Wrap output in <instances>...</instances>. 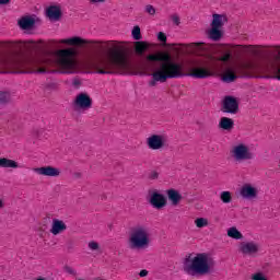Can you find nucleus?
<instances>
[{"mask_svg": "<svg viewBox=\"0 0 280 280\" xmlns=\"http://www.w3.org/2000/svg\"><path fill=\"white\" fill-rule=\"evenodd\" d=\"M60 7H49L46 10V15L50 21H58L61 16Z\"/></svg>", "mask_w": 280, "mask_h": 280, "instance_id": "aec40b11", "label": "nucleus"}, {"mask_svg": "<svg viewBox=\"0 0 280 280\" xmlns=\"http://www.w3.org/2000/svg\"><path fill=\"white\" fill-rule=\"evenodd\" d=\"M130 248L143 250L150 246V230L144 225L136 226L129 236Z\"/></svg>", "mask_w": 280, "mask_h": 280, "instance_id": "39448f33", "label": "nucleus"}, {"mask_svg": "<svg viewBox=\"0 0 280 280\" xmlns=\"http://www.w3.org/2000/svg\"><path fill=\"white\" fill-rule=\"evenodd\" d=\"M33 172L38 174V176H46L48 178H56L60 176V168L54 166H43L34 168Z\"/></svg>", "mask_w": 280, "mask_h": 280, "instance_id": "f8f14e48", "label": "nucleus"}, {"mask_svg": "<svg viewBox=\"0 0 280 280\" xmlns=\"http://www.w3.org/2000/svg\"><path fill=\"white\" fill-rule=\"evenodd\" d=\"M208 36L211 40H220L222 38V30L211 26V30L208 32Z\"/></svg>", "mask_w": 280, "mask_h": 280, "instance_id": "b1692460", "label": "nucleus"}, {"mask_svg": "<svg viewBox=\"0 0 280 280\" xmlns=\"http://www.w3.org/2000/svg\"><path fill=\"white\" fill-rule=\"evenodd\" d=\"M58 43L62 45H93L95 42H89L86 39H82V37H70L66 39H60Z\"/></svg>", "mask_w": 280, "mask_h": 280, "instance_id": "f3484780", "label": "nucleus"}, {"mask_svg": "<svg viewBox=\"0 0 280 280\" xmlns=\"http://www.w3.org/2000/svg\"><path fill=\"white\" fill-rule=\"evenodd\" d=\"M107 47L109 49L107 58L86 59L81 63L75 60V48L59 49L55 52L56 65L60 68V73L66 74L78 73L81 67L82 69H95L101 75L113 73V71L122 75H135V66L124 54L121 45L110 42Z\"/></svg>", "mask_w": 280, "mask_h": 280, "instance_id": "f03ea898", "label": "nucleus"}, {"mask_svg": "<svg viewBox=\"0 0 280 280\" xmlns=\"http://www.w3.org/2000/svg\"><path fill=\"white\" fill-rule=\"evenodd\" d=\"M10 3V0H0V5H5Z\"/></svg>", "mask_w": 280, "mask_h": 280, "instance_id": "58836bf2", "label": "nucleus"}, {"mask_svg": "<svg viewBox=\"0 0 280 280\" xmlns=\"http://www.w3.org/2000/svg\"><path fill=\"white\" fill-rule=\"evenodd\" d=\"M0 167L5 170H16L19 168V163L11 159L0 158Z\"/></svg>", "mask_w": 280, "mask_h": 280, "instance_id": "412c9836", "label": "nucleus"}, {"mask_svg": "<svg viewBox=\"0 0 280 280\" xmlns=\"http://www.w3.org/2000/svg\"><path fill=\"white\" fill-rule=\"evenodd\" d=\"M88 246H89L90 250H97V248H100V245L93 241L90 242Z\"/></svg>", "mask_w": 280, "mask_h": 280, "instance_id": "473e14b6", "label": "nucleus"}, {"mask_svg": "<svg viewBox=\"0 0 280 280\" xmlns=\"http://www.w3.org/2000/svg\"><path fill=\"white\" fill-rule=\"evenodd\" d=\"M273 60L265 66H259L253 61H240L228 67L222 77L223 82L231 83L237 80V73H271L277 80H280V47L272 50Z\"/></svg>", "mask_w": 280, "mask_h": 280, "instance_id": "7ed1b4c3", "label": "nucleus"}, {"mask_svg": "<svg viewBox=\"0 0 280 280\" xmlns=\"http://www.w3.org/2000/svg\"><path fill=\"white\" fill-rule=\"evenodd\" d=\"M240 108V103H237V98L233 96H225L223 100V110L224 113L235 114Z\"/></svg>", "mask_w": 280, "mask_h": 280, "instance_id": "ddd939ff", "label": "nucleus"}, {"mask_svg": "<svg viewBox=\"0 0 280 280\" xmlns=\"http://www.w3.org/2000/svg\"><path fill=\"white\" fill-rule=\"evenodd\" d=\"M37 72H38V73H45L46 71L43 70V69H39Z\"/></svg>", "mask_w": 280, "mask_h": 280, "instance_id": "79ce46f5", "label": "nucleus"}, {"mask_svg": "<svg viewBox=\"0 0 280 280\" xmlns=\"http://www.w3.org/2000/svg\"><path fill=\"white\" fill-rule=\"evenodd\" d=\"M65 271L68 272V275H75V269L71 267H65Z\"/></svg>", "mask_w": 280, "mask_h": 280, "instance_id": "c9c22d12", "label": "nucleus"}, {"mask_svg": "<svg viewBox=\"0 0 280 280\" xmlns=\"http://www.w3.org/2000/svg\"><path fill=\"white\" fill-rule=\"evenodd\" d=\"M209 46L202 43H192L188 46V51L194 54L195 57L188 59L185 63L172 60L170 52H156L147 56L145 60L141 63L143 73L153 71L151 74L152 80L149 86H156L159 82H167L178 78H195L197 80H205L218 73V62H229L231 57L240 58L242 54L248 51V46H231L222 57L219 59L207 51Z\"/></svg>", "mask_w": 280, "mask_h": 280, "instance_id": "f257e3e1", "label": "nucleus"}, {"mask_svg": "<svg viewBox=\"0 0 280 280\" xmlns=\"http://www.w3.org/2000/svg\"><path fill=\"white\" fill-rule=\"evenodd\" d=\"M168 200H171L172 205H178L180 202V192L177 190L171 189L167 191Z\"/></svg>", "mask_w": 280, "mask_h": 280, "instance_id": "393cba45", "label": "nucleus"}, {"mask_svg": "<svg viewBox=\"0 0 280 280\" xmlns=\"http://www.w3.org/2000/svg\"><path fill=\"white\" fill-rule=\"evenodd\" d=\"M252 280H268V277L264 272H256L252 275Z\"/></svg>", "mask_w": 280, "mask_h": 280, "instance_id": "c85d7f7f", "label": "nucleus"}, {"mask_svg": "<svg viewBox=\"0 0 280 280\" xmlns=\"http://www.w3.org/2000/svg\"><path fill=\"white\" fill-rule=\"evenodd\" d=\"M214 268L215 260L213 256L207 253L187 256L183 261V270L189 277H205V275H211Z\"/></svg>", "mask_w": 280, "mask_h": 280, "instance_id": "20e7f679", "label": "nucleus"}, {"mask_svg": "<svg viewBox=\"0 0 280 280\" xmlns=\"http://www.w3.org/2000/svg\"><path fill=\"white\" fill-rule=\"evenodd\" d=\"M230 154L236 163H244V161H250L253 159V152H250V148L245 143H238L232 147Z\"/></svg>", "mask_w": 280, "mask_h": 280, "instance_id": "423d86ee", "label": "nucleus"}, {"mask_svg": "<svg viewBox=\"0 0 280 280\" xmlns=\"http://www.w3.org/2000/svg\"><path fill=\"white\" fill-rule=\"evenodd\" d=\"M221 200H222V202H224V205H229V202H231V200H233V197L231 196V191H222Z\"/></svg>", "mask_w": 280, "mask_h": 280, "instance_id": "cd10ccee", "label": "nucleus"}, {"mask_svg": "<svg viewBox=\"0 0 280 280\" xmlns=\"http://www.w3.org/2000/svg\"><path fill=\"white\" fill-rule=\"evenodd\" d=\"M93 5H100V3H106V0H90Z\"/></svg>", "mask_w": 280, "mask_h": 280, "instance_id": "f704fd0d", "label": "nucleus"}, {"mask_svg": "<svg viewBox=\"0 0 280 280\" xmlns=\"http://www.w3.org/2000/svg\"><path fill=\"white\" fill-rule=\"evenodd\" d=\"M228 21H229V19L226 18L225 14L214 13L212 15L211 27H217V28L221 30L228 23Z\"/></svg>", "mask_w": 280, "mask_h": 280, "instance_id": "a211bd4d", "label": "nucleus"}, {"mask_svg": "<svg viewBox=\"0 0 280 280\" xmlns=\"http://www.w3.org/2000/svg\"><path fill=\"white\" fill-rule=\"evenodd\" d=\"M219 126L220 128H222V130H233V126H235V122L231 118L223 117L221 118Z\"/></svg>", "mask_w": 280, "mask_h": 280, "instance_id": "4be33fe9", "label": "nucleus"}, {"mask_svg": "<svg viewBox=\"0 0 280 280\" xmlns=\"http://www.w3.org/2000/svg\"><path fill=\"white\" fill-rule=\"evenodd\" d=\"M36 21H38L37 16H23L19 20V26L21 30H32L34 25H36Z\"/></svg>", "mask_w": 280, "mask_h": 280, "instance_id": "dca6fc26", "label": "nucleus"}, {"mask_svg": "<svg viewBox=\"0 0 280 280\" xmlns=\"http://www.w3.org/2000/svg\"><path fill=\"white\" fill-rule=\"evenodd\" d=\"M8 47L11 51L15 54H21V51H34L38 49L39 45L36 42H9Z\"/></svg>", "mask_w": 280, "mask_h": 280, "instance_id": "0eeeda50", "label": "nucleus"}, {"mask_svg": "<svg viewBox=\"0 0 280 280\" xmlns=\"http://www.w3.org/2000/svg\"><path fill=\"white\" fill-rule=\"evenodd\" d=\"M44 62H45L46 65H50V63H51V60L46 59Z\"/></svg>", "mask_w": 280, "mask_h": 280, "instance_id": "a19ab883", "label": "nucleus"}, {"mask_svg": "<svg viewBox=\"0 0 280 280\" xmlns=\"http://www.w3.org/2000/svg\"><path fill=\"white\" fill-rule=\"evenodd\" d=\"M67 231V223L60 219H52L50 233L51 235H60Z\"/></svg>", "mask_w": 280, "mask_h": 280, "instance_id": "2eb2a0df", "label": "nucleus"}, {"mask_svg": "<svg viewBox=\"0 0 280 280\" xmlns=\"http://www.w3.org/2000/svg\"><path fill=\"white\" fill-rule=\"evenodd\" d=\"M91 106H93V100L86 93L78 94L73 101V107L79 113H84L85 110H89Z\"/></svg>", "mask_w": 280, "mask_h": 280, "instance_id": "6e6552de", "label": "nucleus"}, {"mask_svg": "<svg viewBox=\"0 0 280 280\" xmlns=\"http://www.w3.org/2000/svg\"><path fill=\"white\" fill-rule=\"evenodd\" d=\"M37 280H45V278H39V279H37Z\"/></svg>", "mask_w": 280, "mask_h": 280, "instance_id": "37998d69", "label": "nucleus"}, {"mask_svg": "<svg viewBox=\"0 0 280 280\" xmlns=\"http://www.w3.org/2000/svg\"><path fill=\"white\" fill-rule=\"evenodd\" d=\"M11 67H13V68H15V69H21V67H23V63H21V62H13V63L11 65Z\"/></svg>", "mask_w": 280, "mask_h": 280, "instance_id": "e433bc0d", "label": "nucleus"}, {"mask_svg": "<svg viewBox=\"0 0 280 280\" xmlns=\"http://www.w3.org/2000/svg\"><path fill=\"white\" fill-rule=\"evenodd\" d=\"M172 21L174 25H180V18L178 15H172Z\"/></svg>", "mask_w": 280, "mask_h": 280, "instance_id": "72a5a7b5", "label": "nucleus"}, {"mask_svg": "<svg viewBox=\"0 0 280 280\" xmlns=\"http://www.w3.org/2000/svg\"><path fill=\"white\" fill-rule=\"evenodd\" d=\"M131 36L133 40H140L141 39V27L139 25L133 26L131 31Z\"/></svg>", "mask_w": 280, "mask_h": 280, "instance_id": "bb28decb", "label": "nucleus"}, {"mask_svg": "<svg viewBox=\"0 0 280 280\" xmlns=\"http://www.w3.org/2000/svg\"><path fill=\"white\" fill-rule=\"evenodd\" d=\"M167 144V137L165 135H151L147 138V145L149 150H163Z\"/></svg>", "mask_w": 280, "mask_h": 280, "instance_id": "1a4fd4ad", "label": "nucleus"}, {"mask_svg": "<svg viewBox=\"0 0 280 280\" xmlns=\"http://www.w3.org/2000/svg\"><path fill=\"white\" fill-rule=\"evenodd\" d=\"M243 200H257L259 196V189L253 184H244L238 191Z\"/></svg>", "mask_w": 280, "mask_h": 280, "instance_id": "9d476101", "label": "nucleus"}, {"mask_svg": "<svg viewBox=\"0 0 280 280\" xmlns=\"http://www.w3.org/2000/svg\"><path fill=\"white\" fill-rule=\"evenodd\" d=\"M133 49L137 56H143V54L150 49V43L138 40L133 44Z\"/></svg>", "mask_w": 280, "mask_h": 280, "instance_id": "6ab92c4d", "label": "nucleus"}, {"mask_svg": "<svg viewBox=\"0 0 280 280\" xmlns=\"http://www.w3.org/2000/svg\"><path fill=\"white\" fill-rule=\"evenodd\" d=\"M140 277H148V270L143 269L139 273Z\"/></svg>", "mask_w": 280, "mask_h": 280, "instance_id": "4c0bfd02", "label": "nucleus"}, {"mask_svg": "<svg viewBox=\"0 0 280 280\" xmlns=\"http://www.w3.org/2000/svg\"><path fill=\"white\" fill-rule=\"evenodd\" d=\"M238 252L242 255H248L249 257H255L257 253H259V244L250 241V242H243L238 246Z\"/></svg>", "mask_w": 280, "mask_h": 280, "instance_id": "9b49d317", "label": "nucleus"}, {"mask_svg": "<svg viewBox=\"0 0 280 280\" xmlns=\"http://www.w3.org/2000/svg\"><path fill=\"white\" fill-rule=\"evenodd\" d=\"M5 207V203L3 202V199L0 197V211Z\"/></svg>", "mask_w": 280, "mask_h": 280, "instance_id": "ea45409f", "label": "nucleus"}, {"mask_svg": "<svg viewBox=\"0 0 280 280\" xmlns=\"http://www.w3.org/2000/svg\"><path fill=\"white\" fill-rule=\"evenodd\" d=\"M226 233L228 237H231V240H244V234H242L235 226L229 228Z\"/></svg>", "mask_w": 280, "mask_h": 280, "instance_id": "5701e85b", "label": "nucleus"}, {"mask_svg": "<svg viewBox=\"0 0 280 280\" xmlns=\"http://www.w3.org/2000/svg\"><path fill=\"white\" fill-rule=\"evenodd\" d=\"M195 226H197V229H205V226H209V219H207V218H197L195 220Z\"/></svg>", "mask_w": 280, "mask_h": 280, "instance_id": "a878e982", "label": "nucleus"}, {"mask_svg": "<svg viewBox=\"0 0 280 280\" xmlns=\"http://www.w3.org/2000/svg\"><path fill=\"white\" fill-rule=\"evenodd\" d=\"M149 202L154 209H163V207L167 205V199H165V196L161 195L159 191H153Z\"/></svg>", "mask_w": 280, "mask_h": 280, "instance_id": "4468645a", "label": "nucleus"}, {"mask_svg": "<svg viewBox=\"0 0 280 280\" xmlns=\"http://www.w3.org/2000/svg\"><path fill=\"white\" fill-rule=\"evenodd\" d=\"M145 12H148V14H151L153 16V14H156V9H154L151 4L145 7Z\"/></svg>", "mask_w": 280, "mask_h": 280, "instance_id": "2f4dec72", "label": "nucleus"}, {"mask_svg": "<svg viewBox=\"0 0 280 280\" xmlns=\"http://www.w3.org/2000/svg\"><path fill=\"white\" fill-rule=\"evenodd\" d=\"M10 100V94L8 92H0V104H5Z\"/></svg>", "mask_w": 280, "mask_h": 280, "instance_id": "c756f323", "label": "nucleus"}, {"mask_svg": "<svg viewBox=\"0 0 280 280\" xmlns=\"http://www.w3.org/2000/svg\"><path fill=\"white\" fill-rule=\"evenodd\" d=\"M158 40H160L162 45H165L167 43V35L163 32L158 33Z\"/></svg>", "mask_w": 280, "mask_h": 280, "instance_id": "7c9ffc66", "label": "nucleus"}]
</instances>
